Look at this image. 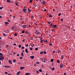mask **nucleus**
<instances>
[{"instance_id":"12","label":"nucleus","mask_w":75,"mask_h":75,"mask_svg":"<svg viewBox=\"0 0 75 75\" xmlns=\"http://www.w3.org/2000/svg\"><path fill=\"white\" fill-rule=\"evenodd\" d=\"M25 52L26 53H28V50L27 49H25Z\"/></svg>"},{"instance_id":"16","label":"nucleus","mask_w":75,"mask_h":75,"mask_svg":"<svg viewBox=\"0 0 75 75\" xmlns=\"http://www.w3.org/2000/svg\"><path fill=\"white\" fill-rule=\"evenodd\" d=\"M21 55L22 57H24V54H23V53H21Z\"/></svg>"},{"instance_id":"13","label":"nucleus","mask_w":75,"mask_h":75,"mask_svg":"<svg viewBox=\"0 0 75 75\" xmlns=\"http://www.w3.org/2000/svg\"><path fill=\"white\" fill-rule=\"evenodd\" d=\"M44 63H45V62H46V61H47V59H44Z\"/></svg>"},{"instance_id":"28","label":"nucleus","mask_w":75,"mask_h":75,"mask_svg":"<svg viewBox=\"0 0 75 75\" xmlns=\"http://www.w3.org/2000/svg\"><path fill=\"white\" fill-rule=\"evenodd\" d=\"M6 33H9V31L8 30H7Z\"/></svg>"},{"instance_id":"32","label":"nucleus","mask_w":75,"mask_h":75,"mask_svg":"<svg viewBox=\"0 0 75 75\" xmlns=\"http://www.w3.org/2000/svg\"><path fill=\"white\" fill-rule=\"evenodd\" d=\"M25 46L26 47H28V44H26L25 45Z\"/></svg>"},{"instance_id":"31","label":"nucleus","mask_w":75,"mask_h":75,"mask_svg":"<svg viewBox=\"0 0 75 75\" xmlns=\"http://www.w3.org/2000/svg\"><path fill=\"white\" fill-rule=\"evenodd\" d=\"M49 45H50V46H52V43H51V42H50L49 44Z\"/></svg>"},{"instance_id":"22","label":"nucleus","mask_w":75,"mask_h":75,"mask_svg":"<svg viewBox=\"0 0 75 75\" xmlns=\"http://www.w3.org/2000/svg\"><path fill=\"white\" fill-rule=\"evenodd\" d=\"M50 61L51 62H53V61H54V60H53V59H51L50 60Z\"/></svg>"},{"instance_id":"1","label":"nucleus","mask_w":75,"mask_h":75,"mask_svg":"<svg viewBox=\"0 0 75 75\" xmlns=\"http://www.w3.org/2000/svg\"><path fill=\"white\" fill-rule=\"evenodd\" d=\"M16 28V27L14 26H12L11 27L12 30H15Z\"/></svg>"},{"instance_id":"47","label":"nucleus","mask_w":75,"mask_h":75,"mask_svg":"<svg viewBox=\"0 0 75 75\" xmlns=\"http://www.w3.org/2000/svg\"><path fill=\"white\" fill-rule=\"evenodd\" d=\"M57 63H59V60H57Z\"/></svg>"},{"instance_id":"29","label":"nucleus","mask_w":75,"mask_h":75,"mask_svg":"<svg viewBox=\"0 0 75 75\" xmlns=\"http://www.w3.org/2000/svg\"><path fill=\"white\" fill-rule=\"evenodd\" d=\"M13 62H16V59H14L13 60Z\"/></svg>"},{"instance_id":"54","label":"nucleus","mask_w":75,"mask_h":75,"mask_svg":"<svg viewBox=\"0 0 75 75\" xmlns=\"http://www.w3.org/2000/svg\"><path fill=\"white\" fill-rule=\"evenodd\" d=\"M23 42H25V39H24L23 40H22Z\"/></svg>"},{"instance_id":"38","label":"nucleus","mask_w":75,"mask_h":75,"mask_svg":"<svg viewBox=\"0 0 75 75\" xmlns=\"http://www.w3.org/2000/svg\"><path fill=\"white\" fill-rule=\"evenodd\" d=\"M43 42H48V41L47 40H45Z\"/></svg>"},{"instance_id":"36","label":"nucleus","mask_w":75,"mask_h":75,"mask_svg":"<svg viewBox=\"0 0 75 75\" xmlns=\"http://www.w3.org/2000/svg\"><path fill=\"white\" fill-rule=\"evenodd\" d=\"M43 53L45 54H47V52L45 51H44Z\"/></svg>"},{"instance_id":"4","label":"nucleus","mask_w":75,"mask_h":75,"mask_svg":"<svg viewBox=\"0 0 75 75\" xmlns=\"http://www.w3.org/2000/svg\"><path fill=\"white\" fill-rule=\"evenodd\" d=\"M8 62L9 64H12V62H11V60H9Z\"/></svg>"},{"instance_id":"56","label":"nucleus","mask_w":75,"mask_h":75,"mask_svg":"<svg viewBox=\"0 0 75 75\" xmlns=\"http://www.w3.org/2000/svg\"><path fill=\"white\" fill-rule=\"evenodd\" d=\"M3 59H2V58H0V60H3Z\"/></svg>"},{"instance_id":"61","label":"nucleus","mask_w":75,"mask_h":75,"mask_svg":"<svg viewBox=\"0 0 75 75\" xmlns=\"http://www.w3.org/2000/svg\"><path fill=\"white\" fill-rule=\"evenodd\" d=\"M44 11H47V9H45L44 10Z\"/></svg>"},{"instance_id":"17","label":"nucleus","mask_w":75,"mask_h":75,"mask_svg":"<svg viewBox=\"0 0 75 75\" xmlns=\"http://www.w3.org/2000/svg\"><path fill=\"white\" fill-rule=\"evenodd\" d=\"M51 27H52L53 26V24L51 23L50 25Z\"/></svg>"},{"instance_id":"15","label":"nucleus","mask_w":75,"mask_h":75,"mask_svg":"<svg viewBox=\"0 0 75 75\" xmlns=\"http://www.w3.org/2000/svg\"><path fill=\"white\" fill-rule=\"evenodd\" d=\"M20 71H19L18 72L16 73L17 75H18L19 74H20Z\"/></svg>"},{"instance_id":"3","label":"nucleus","mask_w":75,"mask_h":75,"mask_svg":"<svg viewBox=\"0 0 75 75\" xmlns=\"http://www.w3.org/2000/svg\"><path fill=\"white\" fill-rule=\"evenodd\" d=\"M22 28H25L27 27V25H23L22 26Z\"/></svg>"},{"instance_id":"41","label":"nucleus","mask_w":75,"mask_h":75,"mask_svg":"<svg viewBox=\"0 0 75 75\" xmlns=\"http://www.w3.org/2000/svg\"><path fill=\"white\" fill-rule=\"evenodd\" d=\"M47 23L48 24H51V22H49Z\"/></svg>"},{"instance_id":"10","label":"nucleus","mask_w":75,"mask_h":75,"mask_svg":"<svg viewBox=\"0 0 75 75\" xmlns=\"http://www.w3.org/2000/svg\"><path fill=\"white\" fill-rule=\"evenodd\" d=\"M61 51L59 50H57V53H58V54H60V52H61Z\"/></svg>"},{"instance_id":"19","label":"nucleus","mask_w":75,"mask_h":75,"mask_svg":"<svg viewBox=\"0 0 75 75\" xmlns=\"http://www.w3.org/2000/svg\"><path fill=\"white\" fill-rule=\"evenodd\" d=\"M49 17H52V15L50 14L49 15Z\"/></svg>"},{"instance_id":"26","label":"nucleus","mask_w":75,"mask_h":75,"mask_svg":"<svg viewBox=\"0 0 75 75\" xmlns=\"http://www.w3.org/2000/svg\"><path fill=\"white\" fill-rule=\"evenodd\" d=\"M3 34L4 36H7V35H6L4 33H3Z\"/></svg>"},{"instance_id":"37","label":"nucleus","mask_w":75,"mask_h":75,"mask_svg":"<svg viewBox=\"0 0 75 75\" xmlns=\"http://www.w3.org/2000/svg\"><path fill=\"white\" fill-rule=\"evenodd\" d=\"M40 54H43V52L42 51H41L40 52Z\"/></svg>"},{"instance_id":"35","label":"nucleus","mask_w":75,"mask_h":75,"mask_svg":"<svg viewBox=\"0 0 75 75\" xmlns=\"http://www.w3.org/2000/svg\"><path fill=\"white\" fill-rule=\"evenodd\" d=\"M61 13H59V14L58 15V16H61Z\"/></svg>"},{"instance_id":"64","label":"nucleus","mask_w":75,"mask_h":75,"mask_svg":"<svg viewBox=\"0 0 75 75\" xmlns=\"http://www.w3.org/2000/svg\"><path fill=\"white\" fill-rule=\"evenodd\" d=\"M17 54V53H15L14 52H13V54Z\"/></svg>"},{"instance_id":"46","label":"nucleus","mask_w":75,"mask_h":75,"mask_svg":"<svg viewBox=\"0 0 75 75\" xmlns=\"http://www.w3.org/2000/svg\"><path fill=\"white\" fill-rule=\"evenodd\" d=\"M40 58V60L41 61H42L43 59H42V58Z\"/></svg>"},{"instance_id":"50","label":"nucleus","mask_w":75,"mask_h":75,"mask_svg":"<svg viewBox=\"0 0 75 75\" xmlns=\"http://www.w3.org/2000/svg\"><path fill=\"white\" fill-rule=\"evenodd\" d=\"M36 64H40V62H37Z\"/></svg>"},{"instance_id":"52","label":"nucleus","mask_w":75,"mask_h":75,"mask_svg":"<svg viewBox=\"0 0 75 75\" xmlns=\"http://www.w3.org/2000/svg\"><path fill=\"white\" fill-rule=\"evenodd\" d=\"M61 21H63V18H61Z\"/></svg>"},{"instance_id":"48","label":"nucleus","mask_w":75,"mask_h":75,"mask_svg":"<svg viewBox=\"0 0 75 75\" xmlns=\"http://www.w3.org/2000/svg\"><path fill=\"white\" fill-rule=\"evenodd\" d=\"M34 25H35L36 26L37 25V24L36 23H34Z\"/></svg>"},{"instance_id":"63","label":"nucleus","mask_w":75,"mask_h":75,"mask_svg":"<svg viewBox=\"0 0 75 75\" xmlns=\"http://www.w3.org/2000/svg\"><path fill=\"white\" fill-rule=\"evenodd\" d=\"M36 72H37V73H39V71H36Z\"/></svg>"},{"instance_id":"51","label":"nucleus","mask_w":75,"mask_h":75,"mask_svg":"<svg viewBox=\"0 0 75 75\" xmlns=\"http://www.w3.org/2000/svg\"><path fill=\"white\" fill-rule=\"evenodd\" d=\"M26 34H30V33L28 32H26Z\"/></svg>"},{"instance_id":"62","label":"nucleus","mask_w":75,"mask_h":75,"mask_svg":"<svg viewBox=\"0 0 75 75\" xmlns=\"http://www.w3.org/2000/svg\"><path fill=\"white\" fill-rule=\"evenodd\" d=\"M19 54H17V57H18V56H19Z\"/></svg>"},{"instance_id":"14","label":"nucleus","mask_w":75,"mask_h":75,"mask_svg":"<svg viewBox=\"0 0 75 75\" xmlns=\"http://www.w3.org/2000/svg\"><path fill=\"white\" fill-rule=\"evenodd\" d=\"M54 69H55V68H54V67H53L52 69V71H54Z\"/></svg>"},{"instance_id":"53","label":"nucleus","mask_w":75,"mask_h":75,"mask_svg":"<svg viewBox=\"0 0 75 75\" xmlns=\"http://www.w3.org/2000/svg\"><path fill=\"white\" fill-rule=\"evenodd\" d=\"M5 74H8V72H7V71L5 72Z\"/></svg>"},{"instance_id":"9","label":"nucleus","mask_w":75,"mask_h":75,"mask_svg":"<svg viewBox=\"0 0 75 75\" xmlns=\"http://www.w3.org/2000/svg\"><path fill=\"white\" fill-rule=\"evenodd\" d=\"M30 58L32 59H33V58H34V57L33 56H30Z\"/></svg>"},{"instance_id":"25","label":"nucleus","mask_w":75,"mask_h":75,"mask_svg":"<svg viewBox=\"0 0 75 75\" xmlns=\"http://www.w3.org/2000/svg\"><path fill=\"white\" fill-rule=\"evenodd\" d=\"M14 36H17V34L16 33H15L14 34Z\"/></svg>"},{"instance_id":"43","label":"nucleus","mask_w":75,"mask_h":75,"mask_svg":"<svg viewBox=\"0 0 75 75\" xmlns=\"http://www.w3.org/2000/svg\"><path fill=\"white\" fill-rule=\"evenodd\" d=\"M30 50H33V48L31 47L30 48Z\"/></svg>"},{"instance_id":"55","label":"nucleus","mask_w":75,"mask_h":75,"mask_svg":"<svg viewBox=\"0 0 75 75\" xmlns=\"http://www.w3.org/2000/svg\"><path fill=\"white\" fill-rule=\"evenodd\" d=\"M23 58V57H21L20 58V59H22Z\"/></svg>"},{"instance_id":"49","label":"nucleus","mask_w":75,"mask_h":75,"mask_svg":"<svg viewBox=\"0 0 75 75\" xmlns=\"http://www.w3.org/2000/svg\"><path fill=\"white\" fill-rule=\"evenodd\" d=\"M37 6V4H35L34 5V7H36Z\"/></svg>"},{"instance_id":"18","label":"nucleus","mask_w":75,"mask_h":75,"mask_svg":"<svg viewBox=\"0 0 75 75\" xmlns=\"http://www.w3.org/2000/svg\"><path fill=\"white\" fill-rule=\"evenodd\" d=\"M4 23L5 24H8V23L7 22H5Z\"/></svg>"},{"instance_id":"7","label":"nucleus","mask_w":75,"mask_h":75,"mask_svg":"<svg viewBox=\"0 0 75 75\" xmlns=\"http://www.w3.org/2000/svg\"><path fill=\"white\" fill-rule=\"evenodd\" d=\"M28 11L29 13H30V12H31V10H30L29 8H28Z\"/></svg>"},{"instance_id":"39","label":"nucleus","mask_w":75,"mask_h":75,"mask_svg":"<svg viewBox=\"0 0 75 75\" xmlns=\"http://www.w3.org/2000/svg\"><path fill=\"white\" fill-rule=\"evenodd\" d=\"M25 31L24 30H23L22 31V33L24 34V33Z\"/></svg>"},{"instance_id":"23","label":"nucleus","mask_w":75,"mask_h":75,"mask_svg":"<svg viewBox=\"0 0 75 75\" xmlns=\"http://www.w3.org/2000/svg\"><path fill=\"white\" fill-rule=\"evenodd\" d=\"M30 74L29 73H25V75H30Z\"/></svg>"},{"instance_id":"30","label":"nucleus","mask_w":75,"mask_h":75,"mask_svg":"<svg viewBox=\"0 0 75 75\" xmlns=\"http://www.w3.org/2000/svg\"><path fill=\"white\" fill-rule=\"evenodd\" d=\"M40 42L42 43L43 42V40H41L40 41Z\"/></svg>"},{"instance_id":"11","label":"nucleus","mask_w":75,"mask_h":75,"mask_svg":"<svg viewBox=\"0 0 75 75\" xmlns=\"http://www.w3.org/2000/svg\"><path fill=\"white\" fill-rule=\"evenodd\" d=\"M23 12H25V11H26V9H25V8L23 9Z\"/></svg>"},{"instance_id":"57","label":"nucleus","mask_w":75,"mask_h":75,"mask_svg":"<svg viewBox=\"0 0 75 75\" xmlns=\"http://www.w3.org/2000/svg\"><path fill=\"white\" fill-rule=\"evenodd\" d=\"M7 68H11V67L9 66H7Z\"/></svg>"},{"instance_id":"24","label":"nucleus","mask_w":75,"mask_h":75,"mask_svg":"<svg viewBox=\"0 0 75 75\" xmlns=\"http://www.w3.org/2000/svg\"><path fill=\"white\" fill-rule=\"evenodd\" d=\"M39 72H41L42 71V70H41V69H39Z\"/></svg>"},{"instance_id":"34","label":"nucleus","mask_w":75,"mask_h":75,"mask_svg":"<svg viewBox=\"0 0 75 75\" xmlns=\"http://www.w3.org/2000/svg\"><path fill=\"white\" fill-rule=\"evenodd\" d=\"M18 47L19 48H20L21 47V45H18Z\"/></svg>"},{"instance_id":"21","label":"nucleus","mask_w":75,"mask_h":75,"mask_svg":"<svg viewBox=\"0 0 75 75\" xmlns=\"http://www.w3.org/2000/svg\"><path fill=\"white\" fill-rule=\"evenodd\" d=\"M6 1L7 3H10V0H6Z\"/></svg>"},{"instance_id":"2","label":"nucleus","mask_w":75,"mask_h":75,"mask_svg":"<svg viewBox=\"0 0 75 75\" xmlns=\"http://www.w3.org/2000/svg\"><path fill=\"white\" fill-rule=\"evenodd\" d=\"M64 67V65H63V64L62 63H61L60 65V68L61 69H62V67Z\"/></svg>"},{"instance_id":"45","label":"nucleus","mask_w":75,"mask_h":75,"mask_svg":"<svg viewBox=\"0 0 75 75\" xmlns=\"http://www.w3.org/2000/svg\"><path fill=\"white\" fill-rule=\"evenodd\" d=\"M0 55H1V56H3V54L0 53Z\"/></svg>"},{"instance_id":"44","label":"nucleus","mask_w":75,"mask_h":75,"mask_svg":"<svg viewBox=\"0 0 75 75\" xmlns=\"http://www.w3.org/2000/svg\"><path fill=\"white\" fill-rule=\"evenodd\" d=\"M3 8V7H0V9L1 10V9H2Z\"/></svg>"},{"instance_id":"60","label":"nucleus","mask_w":75,"mask_h":75,"mask_svg":"<svg viewBox=\"0 0 75 75\" xmlns=\"http://www.w3.org/2000/svg\"><path fill=\"white\" fill-rule=\"evenodd\" d=\"M21 48H22V49H24V47H21Z\"/></svg>"},{"instance_id":"5","label":"nucleus","mask_w":75,"mask_h":75,"mask_svg":"<svg viewBox=\"0 0 75 75\" xmlns=\"http://www.w3.org/2000/svg\"><path fill=\"white\" fill-rule=\"evenodd\" d=\"M42 4H43V5H45V1H42Z\"/></svg>"},{"instance_id":"8","label":"nucleus","mask_w":75,"mask_h":75,"mask_svg":"<svg viewBox=\"0 0 75 75\" xmlns=\"http://www.w3.org/2000/svg\"><path fill=\"white\" fill-rule=\"evenodd\" d=\"M24 68H25V67H20V69H21V70H22V69H24Z\"/></svg>"},{"instance_id":"58","label":"nucleus","mask_w":75,"mask_h":75,"mask_svg":"<svg viewBox=\"0 0 75 75\" xmlns=\"http://www.w3.org/2000/svg\"><path fill=\"white\" fill-rule=\"evenodd\" d=\"M31 2H32V0H30V3H31Z\"/></svg>"},{"instance_id":"40","label":"nucleus","mask_w":75,"mask_h":75,"mask_svg":"<svg viewBox=\"0 0 75 75\" xmlns=\"http://www.w3.org/2000/svg\"><path fill=\"white\" fill-rule=\"evenodd\" d=\"M20 20H23V18H20Z\"/></svg>"},{"instance_id":"6","label":"nucleus","mask_w":75,"mask_h":75,"mask_svg":"<svg viewBox=\"0 0 75 75\" xmlns=\"http://www.w3.org/2000/svg\"><path fill=\"white\" fill-rule=\"evenodd\" d=\"M36 33L38 35H40V34H41V33H40V32H38L37 31Z\"/></svg>"},{"instance_id":"27","label":"nucleus","mask_w":75,"mask_h":75,"mask_svg":"<svg viewBox=\"0 0 75 75\" xmlns=\"http://www.w3.org/2000/svg\"><path fill=\"white\" fill-rule=\"evenodd\" d=\"M38 48L36 47L35 48V50H36V51H38Z\"/></svg>"},{"instance_id":"33","label":"nucleus","mask_w":75,"mask_h":75,"mask_svg":"<svg viewBox=\"0 0 75 75\" xmlns=\"http://www.w3.org/2000/svg\"><path fill=\"white\" fill-rule=\"evenodd\" d=\"M15 4L16 5V6H18V3H16Z\"/></svg>"},{"instance_id":"20","label":"nucleus","mask_w":75,"mask_h":75,"mask_svg":"<svg viewBox=\"0 0 75 75\" xmlns=\"http://www.w3.org/2000/svg\"><path fill=\"white\" fill-rule=\"evenodd\" d=\"M61 59H64V56H61Z\"/></svg>"},{"instance_id":"59","label":"nucleus","mask_w":75,"mask_h":75,"mask_svg":"<svg viewBox=\"0 0 75 75\" xmlns=\"http://www.w3.org/2000/svg\"><path fill=\"white\" fill-rule=\"evenodd\" d=\"M55 52V51L54 50L53 51V53L54 54Z\"/></svg>"},{"instance_id":"42","label":"nucleus","mask_w":75,"mask_h":75,"mask_svg":"<svg viewBox=\"0 0 75 75\" xmlns=\"http://www.w3.org/2000/svg\"><path fill=\"white\" fill-rule=\"evenodd\" d=\"M54 28H56L57 27V25H54L53 26Z\"/></svg>"}]
</instances>
